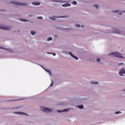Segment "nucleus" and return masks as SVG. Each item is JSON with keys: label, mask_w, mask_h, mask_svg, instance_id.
Returning <instances> with one entry per match:
<instances>
[{"label": "nucleus", "mask_w": 125, "mask_h": 125, "mask_svg": "<svg viewBox=\"0 0 125 125\" xmlns=\"http://www.w3.org/2000/svg\"><path fill=\"white\" fill-rule=\"evenodd\" d=\"M76 27H80V25H79V24H77V25H76Z\"/></svg>", "instance_id": "nucleus-24"}, {"label": "nucleus", "mask_w": 125, "mask_h": 125, "mask_svg": "<svg viewBox=\"0 0 125 125\" xmlns=\"http://www.w3.org/2000/svg\"><path fill=\"white\" fill-rule=\"evenodd\" d=\"M91 84H98V82H91Z\"/></svg>", "instance_id": "nucleus-18"}, {"label": "nucleus", "mask_w": 125, "mask_h": 125, "mask_svg": "<svg viewBox=\"0 0 125 125\" xmlns=\"http://www.w3.org/2000/svg\"><path fill=\"white\" fill-rule=\"evenodd\" d=\"M108 56H111L113 57H118L119 58L123 59V56L120 53H118L117 52H113L111 53L108 54Z\"/></svg>", "instance_id": "nucleus-1"}, {"label": "nucleus", "mask_w": 125, "mask_h": 125, "mask_svg": "<svg viewBox=\"0 0 125 125\" xmlns=\"http://www.w3.org/2000/svg\"><path fill=\"white\" fill-rule=\"evenodd\" d=\"M122 14L121 12H119V15H121Z\"/></svg>", "instance_id": "nucleus-26"}, {"label": "nucleus", "mask_w": 125, "mask_h": 125, "mask_svg": "<svg viewBox=\"0 0 125 125\" xmlns=\"http://www.w3.org/2000/svg\"><path fill=\"white\" fill-rule=\"evenodd\" d=\"M124 63H119L118 65H123Z\"/></svg>", "instance_id": "nucleus-23"}, {"label": "nucleus", "mask_w": 125, "mask_h": 125, "mask_svg": "<svg viewBox=\"0 0 125 125\" xmlns=\"http://www.w3.org/2000/svg\"><path fill=\"white\" fill-rule=\"evenodd\" d=\"M54 1V2H62V3H64V2H65V1H57V0H54V1Z\"/></svg>", "instance_id": "nucleus-11"}, {"label": "nucleus", "mask_w": 125, "mask_h": 125, "mask_svg": "<svg viewBox=\"0 0 125 125\" xmlns=\"http://www.w3.org/2000/svg\"><path fill=\"white\" fill-rule=\"evenodd\" d=\"M72 4H73V5H76V4H77V2L75 1H73L72 2Z\"/></svg>", "instance_id": "nucleus-17"}, {"label": "nucleus", "mask_w": 125, "mask_h": 125, "mask_svg": "<svg viewBox=\"0 0 125 125\" xmlns=\"http://www.w3.org/2000/svg\"><path fill=\"white\" fill-rule=\"evenodd\" d=\"M21 21H23V22H25V20H21Z\"/></svg>", "instance_id": "nucleus-27"}, {"label": "nucleus", "mask_w": 125, "mask_h": 125, "mask_svg": "<svg viewBox=\"0 0 125 125\" xmlns=\"http://www.w3.org/2000/svg\"><path fill=\"white\" fill-rule=\"evenodd\" d=\"M52 40V38L51 37H49L48 39H47V41H50Z\"/></svg>", "instance_id": "nucleus-15"}, {"label": "nucleus", "mask_w": 125, "mask_h": 125, "mask_svg": "<svg viewBox=\"0 0 125 125\" xmlns=\"http://www.w3.org/2000/svg\"><path fill=\"white\" fill-rule=\"evenodd\" d=\"M122 12H125V11H123Z\"/></svg>", "instance_id": "nucleus-32"}, {"label": "nucleus", "mask_w": 125, "mask_h": 125, "mask_svg": "<svg viewBox=\"0 0 125 125\" xmlns=\"http://www.w3.org/2000/svg\"><path fill=\"white\" fill-rule=\"evenodd\" d=\"M41 110L44 112H52V109L44 107H41Z\"/></svg>", "instance_id": "nucleus-2"}, {"label": "nucleus", "mask_w": 125, "mask_h": 125, "mask_svg": "<svg viewBox=\"0 0 125 125\" xmlns=\"http://www.w3.org/2000/svg\"><path fill=\"white\" fill-rule=\"evenodd\" d=\"M100 61V58H97V62H99Z\"/></svg>", "instance_id": "nucleus-20"}, {"label": "nucleus", "mask_w": 125, "mask_h": 125, "mask_svg": "<svg viewBox=\"0 0 125 125\" xmlns=\"http://www.w3.org/2000/svg\"><path fill=\"white\" fill-rule=\"evenodd\" d=\"M62 7L70 6V4H69V3L63 4L62 5Z\"/></svg>", "instance_id": "nucleus-7"}, {"label": "nucleus", "mask_w": 125, "mask_h": 125, "mask_svg": "<svg viewBox=\"0 0 125 125\" xmlns=\"http://www.w3.org/2000/svg\"><path fill=\"white\" fill-rule=\"evenodd\" d=\"M0 48L3 49V48L0 47Z\"/></svg>", "instance_id": "nucleus-31"}, {"label": "nucleus", "mask_w": 125, "mask_h": 125, "mask_svg": "<svg viewBox=\"0 0 125 125\" xmlns=\"http://www.w3.org/2000/svg\"><path fill=\"white\" fill-rule=\"evenodd\" d=\"M57 17L56 16H53L52 18H50V19L55 21V19H56Z\"/></svg>", "instance_id": "nucleus-9"}, {"label": "nucleus", "mask_w": 125, "mask_h": 125, "mask_svg": "<svg viewBox=\"0 0 125 125\" xmlns=\"http://www.w3.org/2000/svg\"><path fill=\"white\" fill-rule=\"evenodd\" d=\"M0 29L4 30L9 31L11 30V27L10 26H0Z\"/></svg>", "instance_id": "nucleus-3"}, {"label": "nucleus", "mask_w": 125, "mask_h": 125, "mask_svg": "<svg viewBox=\"0 0 125 125\" xmlns=\"http://www.w3.org/2000/svg\"><path fill=\"white\" fill-rule=\"evenodd\" d=\"M31 34L32 35H34L35 34V32L33 31H31Z\"/></svg>", "instance_id": "nucleus-12"}, {"label": "nucleus", "mask_w": 125, "mask_h": 125, "mask_svg": "<svg viewBox=\"0 0 125 125\" xmlns=\"http://www.w3.org/2000/svg\"><path fill=\"white\" fill-rule=\"evenodd\" d=\"M48 72H49V73H50V75H52V74L51 73V72L50 71H48Z\"/></svg>", "instance_id": "nucleus-29"}, {"label": "nucleus", "mask_w": 125, "mask_h": 125, "mask_svg": "<svg viewBox=\"0 0 125 125\" xmlns=\"http://www.w3.org/2000/svg\"><path fill=\"white\" fill-rule=\"evenodd\" d=\"M69 111V109H63V110L62 111V112H67Z\"/></svg>", "instance_id": "nucleus-14"}, {"label": "nucleus", "mask_w": 125, "mask_h": 125, "mask_svg": "<svg viewBox=\"0 0 125 125\" xmlns=\"http://www.w3.org/2000/svg\"><path fill=\"white\" fill-rule=\"evenodd\" d=\"M13 4H15L18 5H21V6H27V4L26 3H17V2H12Z\"/></svg>", "instance_id": "nucleus-5"}, {"label": "nucleus", "mask_w": 125, "mask_h": 125, "mask_svg": "<svg viewBox=\"0 0 125 125\" xmlns=\"http://www.w3.org/2000/svg\"><path fill=\"white\" fill-rule=\"evenodd\" d=\"M59 18H65L64 17H59Z\"/></svg>", "instance_id": "nucleus-28"}, {"label": "nucleus", "mask_w": 125, "mask_h": 125, "mask_svg": "<svg viewBox=\"0 0 125 125\" xmlns=\"http://www.w3.org/2000/svg\"><path fill=\"white\" fill-rule=\"evenodd\" d=\"M38 19L42 20V17H38Z\"/></svg>", "instance_id": "nucleus-19"}, {"label": "nucleus", "mask_w": 125, "mask_h": 125, "mask_svg": "<svg viewBox=\"0 0 125 125\" xmlns=\"http://www.w3.org/2000/svg\"><path fill=\"white\" fill-rule=\"evenodd\" d=\"M120 111H118L116 112H115V114H120Z\"/></svg>", "instance_id": "nucleus-22"}, {"label": "nucleus", "mask_w": 125, "mask_h": 125, "mask_svg": "<svg viewBox=\"0 0 125 125\" xmlns=\"http://www.w3.org/2000/svg\"><path fill=\"white\" fill-rule=\"evenodd\" d=\"M15 114H22V115H24L25 114L23 112H15Z\"/></svg>", "instance_id": "nucleus-13"}, {"label": "nucleus", "mask_w": 125, "mask_h": 125, "mask_svg": "<svg viewBox=\"0 0 125 125\" xmlns=\"http://www.w3.org/2000/svg\"><path fill=\"white\" fill-rule=\"evenodd\" d=\"M78 107L79 108V109H83V106L82 105H79Z\"/></svg>", "instance_id": "nucleus-10"}, {"label": "nucleus", "mask_w": 125, "mask_h": 125, "mask_svg": "<svg viewBox=\"0 0 125 125\" xmlns=\"http://www.w3.org/2000/svg\"><path fill=\"white\" fill-rule=\"evenodd\" d=\"M69 55H70V56L72 57L75 60H77L78 59L77 57H76V56H74V55H73L71 52H69Z\"/></svg>", "instance_id": "nucleus-6"}, {"label": "nucleus", "mask_w": 125, "mask_h": 125, "mask_svg": "<svg viewBox=\"0 0 125 125\" xmlns=\"http://www.w3.org/2000/svg\"><path fill=\"white\" fill-rule=\"evenodd\" d=\"M123 74H124L125 75V70L124 68L121 69L120 72H119V75H120L121 76H123V75H122Z\"/></svg>", "instance_id": "nucleus-4"}, {"label": "nucleus", "mask_w": 125, "mask_h": 125, "mask_svg": "<svg viewBox=\"0 0 125 125\" xmlns=\"http://www.w3.org/2000/svg\"><path fill=\"white\" fill-rule=\"evenodd\" d=\"M33 4L35 5H40V3H39V2H33Z\"/></svg>", "instance_id": "nucleus-8"}, {"label": "nucleus", "mask_w": 125, "mask_h": 125, "mask_svg": "<svg viewBox=\"0 0 125 125\" xmlns=\"http://www.w3.org/2000/svg\"><path fill=\"white\" fill-rule=\"evenodd\" d=\"M94 7H96V9H98V7H99V6L96 4V5H94Z\"/></svg>", "instance_id": "nucleus-16"}, {"label": "nucleus", "mask_w": 125, "mask_h": 125, "mask_svg": "<svg viewBox=\"0 0 125 125\" xmlns=\"http://www.w3.org/2000/svg\"><path fill=\"white\" fill-rule=\"evenodd\" d=\"M49 54H53V56H55V53H48Z\"/></svg>", "instance_id": "nucleus-21"}, {"label": "nucleus", "mask_w": 125, "mask_h": 125, "mask_svg": "<svg viewBox=\"0 0 125 125\" xmlns=\"http://www.w3.org/2000/svg\"><path fill=\"white\" fill-rule=\"evenodd\" d=\"M53 86V83H51L50 84V86L52 87Z\"/></svg>", "instance_id": "nucleus-25"}, {"label": "nucleus", "mask_w": 125, "mask_h": 125, "mask_svg": "<svg viewBox=\"0 0 125 125\" xmlns=\"http://www.w3.org/2000/svg\"><path fill=\"white\" fill-rule=\"evenodd\" d=\"M118 12V10H116V11H115L114 12L117 13Z\"/></svg>", "instance_id": "nucleus-30"}]
</instances>
